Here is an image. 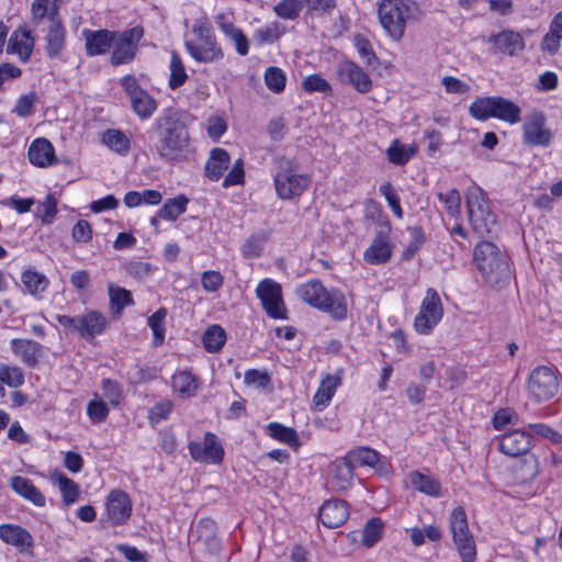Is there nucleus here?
<instances>
[{
    "label": "nucleus",
    "mask_w": 562,
    "mask_h": 562,
    "mask_svg": "<svg viewBox=\"0 0 562 562\" xmlns=\"http://www.w3.org/2000/svg\"><path fill=\"white\" fill-rule=\"evenodd\" d=\"M87 414L93 423L103 422L109 415V408L103 401H91L87 406Z\"/></svg>",
    "instance_id": "64"
},
{
    "label": "nucleus",
    "mask_w": 562,
    "mask_h": 562,
    "mask_svg": "<svg viewBox=\"0 0 562 562\" xmlns=\"http://www.w3.org/2000/svg\"><path fill=\"white\" fill-rule=\"evenodd\" d=\"M443 307L438 292L429 288L422 302L419 313L415 317L414 327L417 333L427 335L441 321Z\"/></svg>",
    "instance_id": "11"
},
{
    "label": "nucleus",
    "mask_w": 562,
    "mask_h": 562,
    "mask_svg": "<svg viewBox=\"0 0 562 562\" xmlns=\"http://www.w3.org/2000/svg\"><path fill=\"white\" fill-rule=\"evenodd\" d=\"M35 102L36 94L34 92L23 94L18 99L13 112L19 116L26 117L33 113Z\"/></svg>",
    "instance_id": "63"
},
{
    "label": "nucleus",
    "mask_w": 562,
    "mask_h": 562,
    "mask_svg": "<svg viewBox=\"0 0 562 562\" xmlns=\"http://www.w3.org/2000/svg\"><path fill=\"white\" fill-rule=\"evenodd\" d=\"M10 487L15 494L31 502L33 505L38 507H43L45 505V496L30 479L21 475L12 476L10 480Z\"/></svg>",
    "instance_id": "27"
},
{
    "label": "nucleus",
    "mask_w": 562,
    "mask_h": 562,
    "mask_svg": "<svg viewBox=\"0 0 562 562\" xmlns=\"http://www.w3.org/2000/svg\"><path fill=\"white\" fill-rule=\"evenodd\" d=\"M468 217L473 232L479 237L493 236L498 231L495 215L491 212L483 190L472 186L465 196Z\"/></svg>",
    "instance_id": "6"
},
{
    "label": "nucleus",
    "mask_w": 562,
    "mask_h": 562,
    "mask_svg": "<svg viewBox=\"0 0 562 562\" xmlns=\"http://www.w3.org/2000/svg\"><path fill=\"white\" fill-rule=\"evenodd\" d=\"M202 340L206 351L217 352L226 341V333L220 325H212L203 334Z\"/></svg>",
    "instance_id": "42"
},
{
    "label": "nucleus",
    "mask_w": 562,
    "mask_h": 562,
    "mask_svg": "<svg viewBox=\"0 0 562 562\" xmlns=\"http://www.w3.org/2000/svg\"><path fill=\"white\" fill-rule=\"evenodd\" d=\"M106 327V317L98 311H89L81 315L80 336L86 339L102 334Z\"/></svg>",
    "instance_id": "31"
},
{
    "label": "nucleus",
    "mask_w": 562,
    "mask_h": 562,
    "mask_svg": "<svg viewBox=\"0 0 562 562\" xmlns=\"http://www.w3.org/2000/svg\"><path fill=\"white\" fill-rule=\"evenodd\" d=\"M284 32L285 27L276 21L265 27L257 29L254 32V38L258 44H272L277 42Z\"/></svg>",
    "instance_id": "46"
},
{
    "label": "nucleus",
    "mask_w": 562,
    "mask_h": 562,
    "mask_svg": "<svg viewBox=\"0 0 562 562\" xmlns=\"http://www.w3.org/2000/svg\"><path fill=\"white\" fill-rule=\"evenodd\" d=\"M473 259L484 280L492 286L501 288L509 281V265L495 244L487 240L477 243Z\"/></svg>",
    "instance_id": "4"
},
{
    "label": "nucleus",
    "mask_w": 562,
    "mask_h": 562,
    "mask_svg": "<svg viewBox=\"0 0 562 562\" xmlns=\"http://www.w3.org/2000/svg\"><path fill=\"white\" fill-rule=\"evenodd\" d=\"M353 470L347 458L335 467L334 485L338 491H345L351 485Z\"/></svg>",
    "instance_id": "47"
},
{
    "label": "nucleus",
    "mask_w": 562,
    "mask_h": 562,
    "mask_svg": "<svg viewBox=\"0 0 562 562\" xmlns=\"http://www.w3.org/2000/svg\"><path fill=\"white\" fill-rule=\"evenodd\" d=\"M11 349L27 367L34 368L42 357L43 346L31 339L14 338Z\"/></svg>",
    "instance_id": "24"
},
{
    "label": "nucleus",
    "mask_w": 562,
    "mask_h": 562,
    "mask_svg": "<svg viewBox=\"0 0 562 562\" xmlns=\"http://www.w3.org/2000/svg\"><path fill=\"white\" fill-rule=\"evenodd\" d=\"M191 33L192 38L184 42V47L196 63L212 64L224 58V52L205 19L194 21Z\"/></svg>",
    "instance_id": "5"
},
{
    "label": "nucleus",
    "mask_w": 562,
    "mask_h": 562,
    "mask_svg": "<svg viewBox=\"0 0 562 562\" xmlns=\"http://www.w3.org/2000/svg\"><path fill=\"white\" fill-rule=\"evenodd\" d=\"M167 316V311L164 307L157 310L153 315L148 318V326L153 331V345L155 347L161 346L165 340V318Z\"/></svg>",
    "instance_id": "45"
},
{
    "label": "nucleus",
    "mask_w": 562,
    "mask_h": 562,
    "mask_svg": "<svg viewBox=\"0 0 562 562\" xmlns=\"http://www.w3.org/2000/svg\"><path fill=\"white\" fill-rule=\"evenodd\" d=\"M469 113L472 117L486 121L493 117V97L477 98L469 106Z\"/></svg>",
    "instance_id": "51"
},
{
    "label": "nucleus",
    "mask_w": 562,
    "mask_h": 562,
    "mask_svg": "<svg viewBox=\"0 0 562 562\" xmlns=\"http://www.w3.org/2000/svg\"><path fill=\"white\" fill-rule=\"evenodd\" d=\"M412 3L405 0H382L378 8L379 21L393 41H400L405 32Z\"/></svg>",
    "instance_id": "7"
},
{
    "label": "nucleus",
    "mask_w": 562,
    "mask_h": 562,
    "mask_svg": "<svg viewBox=\"0 0 562 562\" xmlns=\"http://www.w3.org/2000/svg\"><path fill=\"white\" fill-rule=\"evenodd\" d=\"M224 278L221 272L206 270L201 276V285L206 292H216L223 285Z\"/></svg>",
    "instance_id": "59"
},
{
    "label": "nucleus",
    "mask_w": 562,
    "mask_h": 562,
    "mask_svg": "<svg viewBox=\"0 0 562 562\" xmlns=\"http://www.w3.org/2000/svg\"><path fill=\"white\" fill-rule=\"evenodd\" d=\"M353 43L359 56L367 65H372L376 60V56L371 47L370 42L362 35H356Z\"/></svg>",
    "instance_id": "61"
},
{
    "label": "nucleus",
    "mask_w": 562,
    "mask_h": 562,
    "mask_svg": "<svg viewBox=\"0 0 562 562\" xmlns=\"http://www.w3.org/2000/svg\"><path fill=\"white\" fill-rule=\"evenodd\" d=\"M188 203L189 199L184 195H178L173 199H169L164 203L158 215L167 221H176L187 211Z\"/></svg>",
    "instance_id": "40"
},
{
    "label": "nucleus",
    "mask_w": 562,
    "mask_h": 562,
    "mask_svg": "<svg viewBox=\"0 0 562 562\" xmlns=\"http://www.w3.org/2000/svg\"><path fill=\"white\" fill-rule=\"evenodd\" d=\"M302 7L303 0H281L274 5L273 11L281 19L295 20Z\"/></svg>",
    "instance_id": "53"
},
{
    "label": "nucleus",
    "mask_w": 562,
    "mask_h": 562,
    "mask_svg": "<svg viewBox=\"0 0 562 562\" xmlns=\"http://www.w3.org/2000/svg\"><path fill=\"white\" fill-rule=\"evenodd\" d=\"M415 149L414 147H409L398 139L392 140L390 144L386 155L390 162L396 166H403L408 162V160L414 156Z\"/></svg>",
    "instance_id": "41"
},
{
    "label": "nucleus",
    "mask_w": 562,
    "mask_h": 562,
    "mask_svg": "<svg viewBox=\"0 0 562 562\" xmlns=\"http://www.w3.org/2000/svg\"><path fill=\"white\" fill-rule=\"evenodd\" d=\"M438 199L443 203L445 209L451 217H460L461 196L457 189H451L447 193H438Z\"/></svg>",
    "instance_id": "54"
},
{
    "label": "nucleus",
    "mask_w": 562,
    "mask_h": 562,
    "mask_svg": "<svg viewBox=\"0 0 562 562\" xmlns=\"http://www.w3.org/2000/svg\"><path fill=\"white\" fill-rule=\"evenodd\" d=\"M269 435L283 443H286L290 447H299V436L297 432L291 428L285 427L282 424L272 422L268 425Z\"/></svg>",
    "instance_id": "44"
},
{
    "label": "nucleus",
    "mask_w": 562,
    "mask_h": 562,
    "mask_svg": "<svg viewBox=\"0 0 562 562\" xmlns=\"http://www.w3.org/2000/svg\"><path fill=\"white\" fill-rule=\"evenodd\" d=\"M34 47V40L30 31L15 30L7 46L8 54H16L21 61L25 63L30 59Z\"/></svg>",
    "instance_id": "28"
},
{
    "label": "nucleus",
    "mask_w": 562,
    "mask_h": 562,
    "mask_svg": "<svg viewBox=\"0 0 562 562\" xmlns=\"http://www.w3.org/2000/svg\"><path fill=\"white\" fill-rule=\"evenodd\" d=\"M59 5L56 2L49 11V22L45 35V53L49 58H58L66 47V29L58 13Z\"/></svg>",
    "instance_id": "12"
},
{
    "label": "nucleus",
    "mask_w": 562,
    "mask_h": 562,
    "mask_svg": "<svg viewBox=\"0 0 562 562\" xmlns=\"http://www.w3.org/2000/svg\"><path fill=\"white\" fill-rule=\"evenodd\" d=\"M522 132L524 143L529 146H548L552 139V133L546 126V116L540 111H533L526 117Z\"/></svg>",
    "instance_id": "15"
},
{
    "label": "nucleus",
    "mask_w": 562,
    "mask_h": 562,
    "mask_svg": "<svg viewBox=\"0 0 562 562\" xmlns=\"http://www.w3.org/2000/svg\"><path fill=\"white\" fill-rule=\"evenodd\" d=\"M55 0H33L31 5V19L34 25H40L47 16L49 19V11ZM59 5V0H56Z\"/></svg>",
    "instance_id": "56"
},
{
    "label": "nucleus",
    "mask_w": 562,
    "mask_h": 562,
    "mask_svg": "<svg viewBox=\"0 0 562 562\" xmlns=\"http://www.w3.org/2000/svg\"><path fill=\"white\" fill-rule=\"evenodd\" d=\"M322 524L328 528L341 526L349 516L348 504L341 499L325 502L318 513Z\"/></svg>",
    "instance_id": "20"
},
{
    "label": "nucleus",
    "mask_w": 562,
    "mask_h": 562,
    "mask_svg": "<svg viewBox=\"0 0 562 562\" xmlns=\"http://www.w3.org/2000/svg\"><path fill=\"white\" fill-rule=\"evenodd\" d=\"M110 307L114 314H120L127 305L133 304L131 292L113 284L109 285Z\"/></svg>",
    "instance_id": "48"
},
{
    "label": "nucleus",
    "mask_w": 562,
    "mask_h": 562,
    "mask_svg": "<svg viewBox=\"0 0 562 562\" xmlns=\"http://www.w3.org/2000/svg\"><path fill=\"white\" fill-rule=\"evenodd\" d=\"M106 515L113 525H122L132 513V501L122 490H112L106 497Z\"/></svg>",
    "instance_id": "17"
},
{
    "label": "nucleus",
    "mask_w": 562,
    "mask_h": 562,
    "mask_svg": "<svg viewBox=\"0 0 562 562\" xmlns=\"http://www.w3.org/2000/svg\"><path fill=\"white\" fill-rule=\"evenodd\" d=\"M231 156L224 148H213L204 167V175L211 181H218L228 169Z\"/></svg>",
    "instance_id": "26"
},
{
    "label": "nucleus",
    "mask_w": 562,
    "mask_h": 562,
    "mask_svg": "<svg viewBox=\"0 0 562 562\" xmlns=\"http://www.w3.org/2000/svg\"><path fill=\"white\" fill-rule=\"evenodd\" d=\"M171 385L175 392L190 397L195 394L198 389L196 378L189 371H179L172 375Z\"/></svg>",
    "instance_id": "36"
},
{
    "label": "nucleus",
    "mask_w": 562,
    "mask_h": 562,
    "mask_svg": "<svg viewBox=\"0 0 562 562\" xmlns=\"http://www.w3.org/2000/svg\"><path fill=\"white\" fill-rule=\"evenodd\" d=\"M559 391L557 373L546 366L535 368L527 382L528 396L536 403L553 398Z\"/></svg>",
    "instance_id": "9"
},
{
    "label": "nucleus",
    "mask_w": 562,
    "mask_h": 562,
    "mask_svg": "<svg viewBox=\"0 0 562 562\" xmlns=\"http://www.w3.org/2000/svg\"><path fill=\"white\" fill-rule=\"evenodd\" d=\"M487 42L491 45V54L496 56L514 57L525 49L522 35L509 29L491 34Z\"/></svg>",
    "instance_id": "14"
},
{
    "label": "nucleus",
    "mask_w": 562,
    "mask_h": 562,
    "mask_svg": "<svg viewBox=\"0 0 562 562\" xmlns=\"http://www.w3.org/2000/svg\"><path fill=\"white\" fill-rule=\"evenodd\" d=\"M408 477L411 485L415 490L434 497H438L440 495V483L432 476L415 471L412 472Z\"/></svg>",
    "instance_id": "35"
},
{
    "label": "nucleus",
    "mask_w": 562,
    "mask_h": 562,
    "mask_svg": "<svg viewBox=\"0 0 562 562\" xmlns=\"http://www.w3.org/2000/svg\"><path fill=\"white\" fill-rule=\"evenodd\" d=\"M302 87L307 92H321L327 94L331 91L329 82L317 74L306 76L303 79Z\"/></svg>",
    "instance_id": "57"
},
{
    "label": "nucleus",
    "mask_w": 562,
    "mask_h": 562,
    "mask_svg": "<svg viewBox=\"0 0 562 562\" xmlns=\"http://www.w3.org/2000/svg\"><path fill=\"white\" fill-rule=\"evenodd\" d=\"M499 450L512 458L526 454L531 448V436L522 430L504 434L498 441Z\"/></svg>",
    "instance_id": "19"
},
{
    "label": "nucleus",
    "mask_w": 562,
    "mask_h": 562,
    "mask_svg": "<svg viewBox=\"0 0 562 562\" xmlns=\"http://www.w3.org/2000/svg\"><path fill=\"white\" fill-rule=\"evenodd\" d=\"M169 70V87L170 89L176 90L181 87L188 79L184 64L177 52L171 53Z\"/></svg>",
    "instance_id": "43"
},
{
    "label": "nucleus",
    "mask_w": 562,
    "mask_h": 562,
    "mask_svg": "<svg viewBox=\"0 0 562 562\" xmlns=\"http://www.w3.org/2000/svg\"><path fill=\"white\" fill-rule=\"evenodd\" d=\"M102 390L104 397L109 401L110 404L117 406L121 403L123 393L117 382L105 379L102 382Z\"/></svg>",
    "instance_id": "62"
},
{
    "label": "nucleus",
    "mask_w": 562,
    "mask_h": 562,
    "mask_svg": "<svg viewBox=\"0 0 562 562\" xmlns=\"http://www.w3.org/2000/svg\"><path fill=\"white\" fill-rule=\"evenodd\" d=\"M337 74L342 83L351 85L360 93H367L372 88V80L369 75L351 60L340 63Z\"/></svg>",
    "instance_id": "18"
},
{
    "label": "nucleus",
    "mask_w": 562,
    "mask_h": 562,
    "mask_svg": "<svg viewBox=\"0 0 562 562\" xmlns=\"http://www.w3.org/2000/svg\"><path fill=\"white\" fill-rule=\"evenodd\" d=\"M57 213V200L54 195L48 194L46 199L36 207L35 215L41 218L44 224H50Z\"/></svg>",
    "instance_id": "55"
},
{
    "label": "nucleus",
    "mask_w": 562,
    "mask_h": 562,
    "mask_svg": "<svg viewBox=\"0 0 562 562\" xmlns=\"http://www.w3.org/2000/svg\"><path fill=\"white\" fill-rule=\"evenodd\" d=\"M190 135L184 114L175 109H166L156 120V142L154 150L165 160H180L186 157Z\"/></svg>",
    "instance_id": "1"
},
{
    "label": "nucleus",
    "mask_w": 562,
    "mask_h": 562,
    "mask_svg": "<svg viewBox=\"0 0 562 562\" xmlns=\"http://www.w3.org/2000/svg\"><path fill=\"white\" fill-rule=\"evenodd\" d=\"M272 178L276 194L281 200L299 199L312 183V177L301 172L299 161L285 156L273 158Z\"/></svg>",
    "instance_id": "3"
},
{
    "label": "nucleus",
    "mask_w": 562,
    "mask_h": 562,
    "mask_svg": "<svg viewBox=\"0 0 562 562\" xmlns=\"http://www.w3.org/2000/svg\"><path fill=\"white\" fill-rule=\"evenodd\" d=\"M143 35L144 29L142 26H135L122 32L111 56L112 65L117 66L131 63L136 56L138 42Z\"/></svg>",
    "instance_id": "13"
},
{
    "label": "nucleus",
    "mask_w": 562,
    "mask_h": 562,
    "mask_svg": "<svg viewBox=\"0 0 562 562\" xmlns=\"http://www.w3.org/2000/svg\"><path fill=\"white\" fill-rule=\"evenodd\" d=\"M256 296L260 300L263 311L270 318H286V307L280 283L269 278L261 280L256 288Z\"/></svg>",
    "instance_id": "10"
},
{
    "label": "nucleus",
    "mask_w": 562,
    "mask_h": 562,
    "mask_svg": "<svg viewBox=\"0 0 562 562\" xmlns=\"http://www.w3.org/2000/svg\"><path fill=\"white\" fill-rule=\"evenodd\" d=\"M449 524L453 542L462 562H475V543L469 530L467 514L462 507H457L451 512Z\"/></svg>",
    "instance_id": "8"
},
{
    "label": "nucleus",
    "mask_w": 562,
    "mask_h": 562,
    "mask_svg": "<svg viewBox=\"0 0 562 562\" xmlns=\"http://www.w3.org/2000/svg\"><path fill=\"white\" fill-rule=\"evenodd\" d=\"M520 108L503 97H493V117L509 124L520 121Z\"/></svg>",
    "instance_id": "32"
},
{
    "label": "nucleus",
    "mask_w": 562,
    "mask_h": 562,
    "mask_svg": "<svg viewBox=\"0 0 562 562\" xmlns=\"http://www.w3.org/2000/svg\"><path fill=\"white\" fill-rule=\"evenodd\" d=\"M53 480L58 483L63 502L66 506H69L77 502L80 495V488L79 485L72 481L71 479L67 477L63 473H57L53 475Z\"/></svg>",
    "instance_id": "39"
},
{
    "label": "nucleus",
    "mask_w": 562,
    "mask_h": 562,
    "mask_svg": "<svg viewBox=\"0 0 562 562\" xmlns=\"http://www.w3.org/2000/svg\"><path fill=\"white\" fill-rule=\"evenodd\" d=\"M379 192L381 195L385 198L387 201L389 206L391 207L393 214L397 218L403 217V210L400 204V198L396 194L395 190L393 189L392 184L390 182H384L380 186Z\"/></svg>",
    "instance_id": "58"
},
{
    "label": "nucleus",
    "mask_w": 562,
    "mask_h": 562,
    "mask_svg": "<svg viewBox=\"0 0 562 562\" xmlns=\"http://www.w3.org/2000/svg\"><path fill=\"white\" fill-rule=\"evenodd\" d=\"M102 143L111 150L126 155L131 148L130 138L120 130L109 128L102 134Z\"/></svg>",
    "instance_id": "37"
},
{
    "label": "nucleus",
    "mask_w": 562,
    "mask_h": 562,
    "mask_svg": "<svg viewBox=\"0 0 562 562\" xmlns=\"http://www.w3.org/2000/svg\"><path fill=\"white\" fill-rule=\"evenodd\" d=\"M340 384L341 379L339 375L326 374L313 397L314 409L323 411L327 407Z\"/></svg>",
    "instance_id": "30"
},
{
    "label": "nucleus",
    "mask_w": 562,
    "mask_h": 562,
    "mask_svg": "<svg viewBox=\"0 0 562 562\" xmlns=\"http://www.w3.org/2000/svg\"><path fill=\"white\" fill-rule=\"evenodd\" d=\"M82 35L86 41L87 55L89 56L104 54L110 48L114 40V33L108 30H83Z\"/></svg>",
    "instance_id": "25"
},
{
    "label": "nucleus",
    "mask_w": 562,
    "mask_h": 562,
    "mask_svg": "<svg viewBox=\"0 0 562 562\" xmlns=\"http://www.w3.org/2000/svg\"><path fill=\"white\" fill-rule=\"evenodd\" d=\"M0 539L21 551L31 550L34 547L32 535L22 526L14 524L0 525Z\"/></svg>",
    "instance_id": "22"
},
{
    "label": "nucleus",
    "mask_w": 562,
    "mask_h": 562,
    "mask_svg": "<svg viewBox=\"0 0 562 562\" xmlns=\"http://www.w3.org/2000/svg\"><path fill=\"white\" fill-rule=\"evenodd\" d=\"M0 382L10 387H19L24 383V374L19 367L0 363Z\"/></svg>",
    "instance_id": "52"
},
{
    "label": "nucleus",
    "mask_w": 562,
    "mask_h": 562,
    "mask_svg": "<svg viewBox=\"0 0 562 562\" xmlns=\"http://www.w3.org/2000/svg\"><path fill=\"white\" fill-rule=\"evenodd\" d=\"M267 88L274 93H281L285 88L286 76L279 67H268L263 75Z\"/></svg>",
    "instance_id": "50"
},
{
    "label": "nucleus",
    "mask_w": 562,
    "mask_h": 562,
    "mask_svg": "<svg viewBox=\"0 0 562 562\" xmlns=\"http://www.w3.org/2000/svg\"><path fill=\"white\" fill-rule=\"evenodd\" d=\"M392 255V247L389 243V233L386 229L376 232L372 244L366 249L363 259L370 265H380L386 262Z\"/></svg>",
    "instance_id": "21"
},
{
    "label": "nucleus",
    "mask_w": 562,
    "mask_h": 562,
    "mask_svg": "<svg viewBox=\"0 0 562 562\" xmlns=\"http://www.w3.org/2000/svg\"><path fill=\"white\" fill-rule=\"evenodd\" d=\"M21 281L26 291L34 297H41V294L45 292L49 285V280L43 273L26 269L21 274Z\"/></svg>",
    "instance_id": "33"
},
{
    "label": "nucleus",
    "mask_w": 562,
    "mask_h": 562,
    "mask_svg": "<svg viewBox=\"0 0 562 562\" xmlns=\"http://www.w3.org/2000/svg\"><path fill=\"white\" fill-rule=\"evenodd\" d=\"M383 528L384 524L380 518L369 519L362 530V544L367 548L375 544L382 536Z\"/></svg>",
    "instance_id": "49"
},
{
    "label": "nucleus",
    "mask_w": 562,
    "mask_h": 562,
    "mask_svg": "<svg viewBox=\"0 0 562 562\" xmlns=\"http://www.w3.org/2000/svg\"><path fill=\"white\" fill-rule=\"evenodd\" d=\"M346 458L349 460V463H351L353 468H375L378 462L380 461V454L375 450L367 447H360L358 449L350 451L346 456Z\"/></svg>",
    "instance_id": "38"
},
{
    "label": "nucleus",
    "mask_w": 562,
    "mask_h": 562,
    "mask_svg": "<svg viewBox=\"0 0 562 562\" xmlns=\"http://www.w3.org/2000/svg\"><path fill=\"white\" fill-rule=\"evenodd\" d=\"M191 457L199 462L217 464L222 462L224 449L214 434L207 432L203 442H191L189 445Z\"/></svg>",
    "instance_id": "16"
},
{
    "label": "nucleus",
    "mask_w": 562,
    "mask_h": 562,
    "mask_svg": "<svg viewBox=\"0 0 562 562\" xmlns=\"http://www.w3.org/2000/svg\"><path fill=\"white\" fill-rule=\"evenodd\" d=\"M215 19L223 34L234 43L236 52L240 56H246L249 52V42L243 30L226 21L223 13L217 14Z\"/></svg>",
    "instance_id": "29"
},
{
    "label": "nucleus",
    "mask_w": 562,
    "mask_h": 562,
    "mask_svg": "<svg viewBox=\"0 0 562 562\" xmlns=\"http://www.w3.org/2000/svg\"><path fill=\"white\" fill-rule=\"evenodd\" d=\"M130 101L134 113L140 120L149 119L158 108L157 101L146 90L131 98Z\"/></svg>",
    "instance_id": "34"
},
{
    "label": "nucleus",
    "mask_w": 562,
    "mask_h": 562,
    "mask_svg": "<svg viewBox=\"0 0 562 562\" xmlns=\"http://www.w3.org/2000/svg\"><path fill=\"white\" fill-rule=\"evenodd\" d=\"M518 415L510 408L498 409L493 416V426L495 429H505L508 425H516Z\"/></svg>",
    "instance_id": "60"
},
{
    "label": "nucleus",
    "mask_w": 562,
    "mask_h": 562,
    "mask_svg": "<svg viewBox=\"0 0 562 562\" xmlns=\"http://www.w3.org/2000/svg\"><path fill=\"white\" fill-rule=\"evenodd\" d=\"M296 295L310 306L328 313L335 321L347 318L348 304L345 294L336 288L327 289L318 279L300 284Z\"/></svg>",
    "instance_id": "2"
},
{
    "label": "nucleus",
    "mask_w": 562,
    "mask_h": 562,
    "mask_svg": "<svg viewBox=\"0 0 562 562\" xmlns=\"http://www.w3.org/2000/svg\"><path fill=\"white\" fill-rule=\"evenodd\" d=\"M27 156L32 165L41 168L52 166L57 161L54 146L48 139L43 137L36 138L31 143Z\"/></svg>",
    "instance_id": "23"
}]
</instances>
